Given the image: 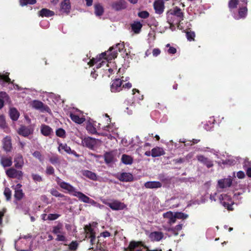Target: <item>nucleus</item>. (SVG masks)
I'll use <instances>...</instances> for the list:
<instances>
[{
  "label": "nucleus",
  "instance_id": "obj_36",
  "mask_svg": "<svg viewBox=\"0 0 251 251\" xmlns=\"http://www.w3.org/2000/svg\"><path fill=\"white\" fill-rule=\"evenodd\" d=\"M122 161L125 164L130 165L132 163L133 158L129 155L123 154L122 157Z\"/></svg>",
  "mask_w": 251,
  "mask_h": 251
},
{
  "label": "nucleus",
  "instance_id": "obj_18",
  "mask_svg": "<svg viewBox=\"0 0 251 251\" xmlns=\"http://www.w3.org/2000/svg\"><path fill=\"white\" fill-rule=\"evenodd\" d=\"M163 217L168 220V223L170 225L174 224L176 221L175 213L172 211H168L163 214Z\"/></svg>",
  "mask_w": 251,
  "mask_h": 251
},
{
  "label": "nucleus",
  "instance_id": "obj_23",
  "mask_svg": "<svg viewBox=\"0 0 251 251\" xmlns=\"http://www.w3.org/2000/svg\"><path fill=\"white\" fill-rule=\"evenodd\" d=\"M232 180L230 177L226 178L220 179L218 181V185L221 188L229 187L232 184Z\"/></svg>",
  "mask_w": 251,
  "mask_h": 251
},
{
  "label": "nucleus",
  "instance_id": "obj_24",
  "mask_svg": "<svg viewBox=\"0 0 251 251\" xmlns=\"http://www.w3.org/2000/svg\"><path fill=\"white\" fill-rule=\"evenodd\" d=\"M165 154L162 148L156 147L151 150V156L153 157H159Z\"/></svg>",
  "mask_w": 251,
  "mask_h": 251
},
{
  "label": "nucleus",
  "instance_id": "obj_44",
  "mask_svg": "<svg viewBox=\"0 0 251 251\" xmlns=\"http://www.w3.org/2000/svg\"><path fill=\"white\" fill-rule=\"evenodd\" d=\"M24 194L22 190L15 191L14 197L16 199L20 200L22 199Z\"/></svg>",
  "mask_w": 251,
  "mask_h": 251
},
{
  "label": "nucleus",
  "instance_id": "obj_13",
  "mask_svg": "<svg viewBox=\"0 0 251 251\" xmlns=\"http://www.w3.org/2000/svg\"><path fill=\"white\" fill-rule=\"evenodd\" d=\"M111 7L115 10H121L126 7V3L124 0H118L113 2L111 4Z\"/></svg>",
  "mask_w": 251,
  "mask_h": 251
},
{
  "label": "nucleus",
  "instance_id": "obj_37",
  "mask_svg": "<svg viewBox=\"0 0 251 251\" xmlns=\"http://www.w3.org/2000/svg\"><path fill=\"white\" fill-rule=\"evenodd\" d=\"M53 232L56 235L64 233V232L63 231V225L61 224H59L55 226L53 229Z\"/></svg>",
  "mask_w": 251,
  "mask_h": 251
},
{
  "label": "nucleus",
  "instance_id": "obj_35",
  "mask_svg": "<svg viewBox=\"0 0 251 251\" xmlns=\"http://www.w3.org/2000/svg\"><path fill=\"white\" fill-rule=\"evenodd\" d=\"M142 26V25L139 22H134L131 25V28L132 30L136 33H138L140 31Z\"/></svg>",
  "mask_w": 251,
  "mask_h": 251
},
{
  "label": "nucleus",
  "instance_id": "obj_29",
  "mask_svg": "<svg viewBox=\"0 0 251 251\" xmlns=\"http://www.w3.org/2000/svg\"><path fill=\"white\" fill-rule=\"evenodd\" d=\"M145 186L149 189L159 188L162 186V184L159 181H148L145 183Z\"/></svg>",
  "mask_w": 251,
  "mask_h": 251
},
{
  "label": "nucleus",
  "instance_id": "obj_3",
  "mask_svg": "<svg viewBox=\"0 0 251 251\" xmlns=\"http://www.w3.org/2000/svg\"><path fill=\"white\" fill-rule=\"evenodd\" d=\"M183 15L180 8L176 7L167 13V20L171 27L173 24H178L183 20Z\"/></svg>",
  "mask_w": 251,
  "mask_h": 251
},
{
  "label": "nucleus",
  "instance_id": "obj_49",
  "mask_svg": "<svg viewBox=\"0 0 251 251\" xmlns=\"http://www.w3.org/2000/svg\"><path fill=\"white\" fill-rule=\"evenodd\" d=\"M58 214H49L48 215V219L49 220H55L60 217Z\"/></svg>",
  "mask_w": 251,
  "mask_h": 251
},
{
  "label": "nucleus",
  "instance_id": "obj_22",
  "mask_svg": "<svg viewBox=\"0 0 251 251\" xmlns=\"http://www.w3.org/2000/svg\"><path fill=\"white\" fill-rule=\"evenodd\" d=\"M163 237V233L160 231L152 232L149 235V238L153 241H159L161 240Z\"/></svg>",
  "mask_w": 251,
  "mask_h": 251
},
{
  "label": "nucleus",
  "instance_id": "obj_38",
  "mask_svg": "<svg viewBox=\"0 0 251 251\" xmlns=\"http://www.w3.org/2000/svg\"><path fill=\"white\" fill-rule=\"evenodd\" d=\"M83 175L91 179L94 180L97 179V176L96 174L92 172L91 171L88 170L85 171L83 172Z\"/></svg>",
  "mask_w": 251,
  "mask_h": 251
},
{
  "label": "nucleus",
  "instance_id": "obj_14",
  "mask_svg": "<svg viewBox=\"0 0 251 251\" xmlns=\"http://www.w3.org/2000/svg\"><path fill=\"white\" fill-rule=\"evenodd\" d=\"M153 7L156 14H162L165 8L164 1L162 0H155L153 3Z\"/></svg>",
  "mask_w": 251,
  "mask_h": 251
},
{
  "label": "nucleus",
  "instance_id": "obj_31",
  "mask_svg": "<svg viewBox=\"0 0 251 251\" xmlns=\"http://www.w3.org/2000/svg\"><path fill=\"white\" fill-rule=\"evenodd\" d=\"M197 159L200 162L203 163L208 168H210L213 166L212 161L202 155H198L197 156Z\"/></svg>",
  "mask_w": 251,
  "mask_h": 251
},
{
  "label": "nucleus",
  "instance_id": "obj_61",
  "mask_svg": "<svg viewBox=\"0 0 251 251\" xmlns=\"http://www.w3.org/2000/svg\"><path fill=\"white\" fill-rule=\"evenodd\" d=\"M54 169L51 166H47L46 169V173L48 175H52L54 173Z\"/></svg>",
  "mask_w": 251,
  "mask_h": 251
},
{
  "label": "nucleus",
  "instance_id": "obj_54",
  "mask_svg": "<svg viewBox=\"0 0 251 251\" xmlns=\"http://www.w3.org/2000/svg\"><path fill=\"white\" fill-rule=\"evenodd\" d=\"M0 79L5 81L6 82L12 83L8 75H0Z\"/></svg>",
  "mask_w": 251,
  "mask_h": 251
},
{
  "label": "nucleus",
  "instance_id": "obj_34",
  "mask_svg": "<svg viewBox=\"0 0 251 251\" xmlns=\"http://www.w3.org/2000/svg\"><path fill=\"white\" fill-rule=\"evenodd\" d=\"M95 13L96 16H101L103 13V8L100 3L96 4L94 6Z\"/></svg>",
  "mask_w": 251,
  "mask_h": 251
},
{
  "label": "nucleus",
  "instance_id": "obj_58",
  "mask_svg": "<svg viewBox=\"0 0 251 251\" xmlns=\"http://www.w3.org/2000/svg\"><path fill=\"white\" fill-rule=\"evenodd\" d=\"M134 109V106L133 104H132L126 108V110L125 111V112H126L128 115H131L132 114V112Z\"/></svg>",
  "mask_w": 251,
  "mask_h": 251
},
{
  "label": "nucleus",
  "instance_id": "obj_20",
  "mask_svg": "<svg viewBox=\"0 0 251 251\" xmlns=\"http://www.w3.org/2000/svg\"><path fill=\"white\" fill-rule=\"evenodd\" d=\"M117 178L121 181H130L133 180V176L129 173H122L118 175Z\"/></svg>",
  "mask_w": 251,
  "mask_h": 251
},
{
  "label": "nucleus",
  "instance_id": "obj_2",
  "mask_svg": "<svg viewBox=\"0 0 251 251\" xmlns=\"http://www.w3.org/2000/svg\"><path fill=\"white\" fill-rule=\"evenodd\" d=\"M56 181L61 188L66 190L70 195L77 197L79 201L87 203L89 198L82 193L77 191L76 189L70 184L63 181L58 177L56 178Z\"/></svg>",
  "mask_w": 251,
  "mask_h": 251
},
{
  "label": "nucleus",
  "instance_id": "obj_48",
  "mask_svg": "<svg viewBox=\"0 0 251 251\" xmlns=\"http://www.w3.org/2000/svg\"><path fill=\"white\" fill-rule=\"evenodd\" d=\"M56 134L58 137H63L65 136V131L62 128H58L56 131Z\"/></svg>",
  "mask_w": 251,
  "mask_h": 251
},
{
  "label": "nucleus",
  "instance_id": "obj_43",
  "mask_svg": "<svg viewBox=\"0 0 251 251\" xmlns=\"http://www.w3.org/2000/svg\"><path fill=\"white\" fill-rule=\"evenodd\" d=\"M176 217L179 219H185L188 217V215L182 212H175Z\"/></svg>",
  "mask_w": 251,
  "mask_h": 251
},
{
  "label": "nucleus",
  "instance_id": "obj_32",
  "mask_svg": "<svg viewBox=\"0 0 251 251\" xmlns=\"http://www.w3.org/2000/svg\"><path fill=\"white\" fill-rule=\"evenodd\" d=\"M54 14V12L46 8H43L39 12V16L41 17H49L53 16Z\"/></svg>",
  "mask_w": 251,
  "mask_h": 251
},
{
  "label": "nucleus",
  "instance_id": "obj_59",
  "mask_svg": "<svg viewBox=\"0 0 251 251\" xmlns=\"http://www.w3.org/2000/svg\"><path fill=\"white\" fill-rule=\"evenodd\" d=\"M32 177L33 180L37 182H40L42 180L41 176L38 175L32 174Z\"/></svg>",
  "mask_w": 251,
  "mask_h": 251
},
{
  "label": "nucleus",
  "instance_id": "obj_6",
  "mask_svg": "<svg viewBox=\"0 0 251 251\" xmlns=\"http://www.w3.org/2000/svg\"><path fill=\"white\" fill-rule=\"evenodd\" d=\"M221 204L228 210H233L232 205L234 204L230 196L226 194H223L219 197Z\"/></svg>",
  "mask_w": 251,
  "mask_h": 251
},
{
  "label": "nucleus",
  "instance_id": "obj_55",
  "mask_svg": "<svg viewBox=\"0 0 251 251\" xmlns=\"http://www.w3.org/2000/svg\"><path fill=\"white\" fill-rule=\"evenodd\" d=\"M139 17L142 18H147L149 17V14L147 11H144L138 13Z\"/></svg>",
  "mask_w": 251,
  "mask_h": 251
},
{
  "label": "nucleus",
  "instance_id": "obj_5",
  "mask_svg": "<svg viewBox=\"0 0 251 251\" xmlns=\"http://www.w3.org/2000/svg\"><path fill=\"white\" fill-rule=\"evenodd\" d=\"M70 117L73 122L78 124L83 123L85 120L82 112L78 109H74L70 112Z\"/></svg>",
  "mask_w": 251,
  "mask_h": 251
},
{
  "label": "nucleus",
  "instance_id": "obj_52",
  "mask_svg": "<svg viewBox=\"0 0 251 251\" xmlns=\"http://www.w3.org/2000/svg\"><path fill=\"white\" fill-rule=\"evenodd\" d=\"M8 99V96L5 92H0V100L2 101L7 100Z\"/></svg>",
  "mask_w": 251,
  "mask_h": 251
},
{
  "label": "nucleus",
  "instance_id": "obj_28",
  "mask_svg": "<svg viewBox=\"0 0 251 251\" xmlns=\"http://www.w3.org/2000/svg\"><path fill=\"white\" fill-rule=\"evenodd\" d=\"M71 8L69 0H64L61 3V11L63 13H68Z\"/></svg>",
  "mask_w": 251,
  "mask_h": 251
},
{
  "label": "nucleus",
  "instance_id": "obj_40",
  "mask_svg": "<svg viewBox=\"0 0 251 251\" xmlns=\"http://www.w3.org/2000/svg\"><path fill=\"white\" fill-rule=\"evenodd\" d=\"M104 159L106 163H110L113 160V155L111 152H106L104 154Z\"/></svg>",
  "mask_w": 251,
  "mask_h": 251
},
{
  "label": "nucleus",
  "instance_id": "obj_56",
  "mask_svg": "<svg viewBox=\"0 0 251 251\" xmlns=\"http://www.w3.org/2000/svg\"><path fill=\"white\" fill-rule=\"evenodd\" d=\"M32 155L34 157L38 159L40 161H42L43 160L42 155L39 151H35L33 153Z\"/></svg>",
  "mask_w": 251,
  "mask_h": 251
},
{
  "label": "nucleus",
  "instance_id": "obj_10",
  "mask_svg": "<svg viewBox=\"0 0 251 251\" xmlns=\"http://www.w3.org/2000/svg\"><path fill=\"white\" fill-rule=\"evenodd\" d=\"M105 203L114 210H122L126 207L124 203L118 201H113L111 202H105Z\"/></svg>",
  "mask_w": 251,
  "mask_h": 251
},
{
  "label": "nucleus",
  "instance_id": "obj_39",
  "mask_svg": "<svg viewBox=\"0 0 251 251\" xmlns=\"http://www.w3.org/2000/svg\"><path fill=\"white\" fill-rule=\"evenodd\" d=\"M86 129L90 133L92 134H96L97 133L96 128L90 122L87 123L86 125Z\"/></svg>",
  "mask_w": 251,
  "mask_h": 251
},
{
  "label": "nucleus",
  "instance_id": "obj_27",
  "mask_svg": "<svg viewBox=\"0 0 251 251\" xmlns=\"http://www.w3.org/2000/svg\"><path fill=\"white\" fill-rule=\"evenodd\" d=\"M32 130L27 127L22 126L18 130V133L20 135H21L24 137H27L30 134H32Z\"/></svg>",
  "mask_w": 251,
  "mask_h": 251
},
{
  "label": "nucleus",
  "instance_id": "obj_12",
  "mask_svg": "<svg viewBox=\"0 0 251 251\" xmlns=\"http://www.w3.org/2000/svg\"><path fill=\"white\" fill-rule=\"evenodd\" d=\"M145 247L140 242L132 241L130 243L127 250L129 251H143Z\"/></svg>",
  "mask_w": 251,
  "mask_h": 251
},
{
  "label": "nucleus",
  "instance_id": "obj_63",
  "mask_svg": "<svg viewBox=\"0 0 251 251\" xmlns=\"http://www.w3.org/2000/svg\"><path fill=\"white\" fill-rule=\"evenodd\" d=\"M160 50L158 49H154L152 50V54L154 56H157L160 53Z\"/></svg>",
  "mask_w": 251,
  "mask_h": 251
},
{
  "label": "nucleus",
  "instance_id": "obj_11",
  "mask_svg": "<svg viewBox=\"0 0 251 251\" xmlns=\"http://www.w3.org/2000/svg\"><path fill=\"white\" fill-rule=\"evenodd\" d=\"M2 148L6 152H10L12 149L11 137L6 136L2 140Z\"/></svg>",
  "mask_w": 251,
  "mask_h": 251
},
{
  "label": "nucleus",
  "instance_id": "obj_45",
  "mask_svg": "<svg viewBox=\"0 0 251 251\" xmlns=\"http://www.w3.org/2000/svg\"><path fill=\"white\" fill-rule=\"evenodd\" d=\"M50 193L52 195L56 197L62 198L65 197L63 194L59 193L57 190L53 189L50 190Z\"/></svg>",
  "mask_w": 251,
  "mask_h": 251
},
{
  "label": "nucleus",
  "instance_id": "obj_8",
  "mask_svg": "<svg viewBox=\"0 0 251 251\" xmlns=\"http://www.w3.org/2000/svg\"><path fill=\"white\" fill-rule=\"evenodd\" d=\"M128 77L124 79V77H122V79H116L114 80L111 85V91L112 92H119L122 90V84L123 81H127Z\"/></svg>",
  "mask_w": 251,
  "mask_h": 251
},
{
  "label": "nucleus",
  "instance_id": "obj_42",
  "mask_svg": "<svg viewBox=\"0 0 251 251\" xmlns=\"http://www.w3.org/2000/svg\"><path fill=\"white\" fill-rule=\"evenodd\" d=\"M182 228V224H178L176 225L174 228L171 229V231L173 232L175 235L178 234V231L181 230Z\"/></svg>",
  "mask_w": 251,
  "mask_h": 251
},
{
  "label": "nucleus",
  "instance_id": "obj_60",
  "mask_svg": "<svg viewBox=\"0 0 251 251\" xmlns=\"http://www.w3.org/2000/svg\"><path fill=\"white\" fill-rule=\"evenodd\" d=\"M77 247V243L76 242H72L69 245V249L74 251L76 249Z\"/></svg>",
  "mask_w": 251,
  "mask_h": 251
},
{
  "label": "nucleus",
  "instance_id": "obj_53",
  "mask_svg": "<svg viewBox=\"0 0 251 251\" xmlns=\"http://www.w3.org/2000/svg\"><path fill=\"white\" fill-rule=\"evenodd\" d=\"M65 233L64 232L62 234L57 235L56 240L58 241H65L66 240V237L65 236Z\"/></svg>",
  "mask_w": 251,
  "mask_h": 251
},
{
  "label": "nucleus",
  "instance_id": "obj_30",
  "mask_svg": "<svg viewBox=\"0 0 251 251\" xmlns=\"http://www.w3.org/2000/svg\"><path fill=\"white\" fill-rule=\"evenodd\" d=\"M247 13V5H241L240 7L238 15L235 16L234 18L236 19H239L240 18H245Z\"/></svg>",
  "mask_w": 251,
  "mask_h": 251
},
{
  "label": "nucleus",
  "instance_id": "obj_33",
  "mask_svg": "<svg viewBox=\"0 0 251 251\" xmlns=\"http://www.w3.org/2000/svg\"><path fill=\"white\" fill-rule=\"evenodd\" d=\"M9 114L10 118L13 121H17L19 117V113L15 108H11L10 109Z\"/></svg>",
  "mask_w": 251,
  "mask_h": 251
},
{
  "label": "nucleus",
  "instance_id": "obj_4",
  "mask_svg": "<svg viewBox=\"0 0 251 251\" xmlns=\"http://www.w3.org/2000/svg\"><path fill=\"white\" fill-rule=\"evenodd\" d=\"M99 135L107 136L110 140L115 139L118 136V128L114 123H110L102 128L101 131L98 133Z\"/></svg>",
  "mask_w": 251,
  "mask_h": 251
},
{
  "label": "nucleus",
  "instance_id": "obj_62",
  "mask_svg": "<svg viewBox=\"0 0 251 251\" xmlns=\"http://www.w3.org/2000/svg\"><path fill=\"white\" fill-rule=\"evenodd\" d=\"M245 176V173L243 171H240L237 173V176L240 179L244 178Z\"/></svg>",
  "mask_w": 251,
  "mask_h": 251
},
{
  "label": "nucleus",
  "instance_id": "obj_46",
  "mask_svg": "<svg viewBox=\"0 0 251 251\" xmlns=\"http://www.w3.org/2000/svg\"><path fill=\"white\" fill-rule=\"evenodd\" d=\"M4 195H5L7 201L10 199L11 196V192L9 188H6L5 189L4 191Z\"/></svg>",
  "mask_w": 251,
  "mask_h": 251
},
{
  "label": "nucleus",
  "instance_id": "obj_15",
  "mask_svg": "<svg viewBox=\"0 0 251 251\" xmlns=\"http://www.w3.org/2000/svg\"><path fill=\"white\" fill-rule=\"evenodd\" d=\"M247 0H230L228 3L229 8L231 9L235 8L238 5L240 7L241 5H247Z\"/></svg>",
  "mask_w": 251,
  "mask_h": 251
},
{
  "label": "nucleus",
  "instance_id": "obj_51",
  "mask_svg": "<svg viewBox=\"0 0 251 251\" xmlns=\"http://www.w3.org/2000/svg\"><path fill=\"white\" fill-rule=\"evenodd\" d=\"M187 38L189 41L194 40L195 34L194 32L189 31L186 33Z\"/></svg>",
  "mask_w": 251,
  "mask_h": 251
},
{
  "label": "nucleus",
  "instance_id": "obj_26",
  "mask_svg": "<svg viewBox=\"0 0 251 251\" xmlns=\"http://www.w3.org/2000/svg\"><path fill=\"white\" fill-rule=\"evenodd\" d=\"M41 132L43 135L49 136L53 132V131L50 127L43 124L41 126Z\"/></svg>",
  "mask_w": 251,
  "mask_h": 251
},
{
  "label": "nucleus",
  "instance_id": "obj_50",
  "mask_svg": "<svg viewBox=\"0 0 251 251\" xmlns=\"http://www.w3.org/2000/svg\"><path fill=\"white\" fill-rule=\"evenodd\" d=\"M0 127L3 128L6 127L5 119L3 115H0Z\"/></svg>",
  "mask_w": 251,
  "mask_h": 251
},
{
  "label": "nucleus",
  "instance_id": "obj_25",
  "mask_svg": "<svg viewBox=\"0 0 251 251\" xmlns=\"http://www.w3.org/2000/svg\"><path fill=\"white\" fill-rule=\"evenodd\" d=\"M85 230L86 232L87 236H89V237L91 238V242H92L96 237L94 228H93L91 225H90L89 226H86L85 227Z\"/></svg>",
  "mask_w": 251,
  "mask_h": 251
},
{
  "label": "nucleus",
  "instance_id": "obj_41",
  "mask_svg": "<svg viewBox=\"0 0 251 251\" xmlns=\"http://www.w3.org/2000/svg\"><path fill=\"white\" fill-rule=\"evenodd\" d=\"M36 2V0H20V5L22 6L27 5V4H33Z\"/></svg>",
  "mask_w": 251,
  "mask_h": 251
},
{
  "label": "nucleus",
  "instance_id": "obj_16",
  "mask_svg": "<svg viewBox=\"0 0 251 251\" xmlns=\"http://www.w3.org/2000/svg\"><path fill=\"white\" fill-rule=\"evenodd\" d=\"M81 144L83 146L92 149L96 144V140L95 139L89 137H85L82 140Z\"/></svg>",
  "mask_w": 251,
  "mask_h": 251
},
{
  "label": "nucleus",
  "instance_id": "obj_57",
  "mask_svg": "<svg viewBox=\"0 0 251 251\" xmlns=\"http://www.w3.org/2000/svg\"><path fill=\"white\" fill-rule=\"evenodd\" d=\"M166 47H169V49L168 50V52L170 54H175L176 51V48L173 47H171L170 44H167L166 45Z\"/></svg>",
  "mask_w": 251,
  "mask_h": 251
},
{
  "label": "nucleus",
  "instance_id": "obj_21",
  "mask_svg": "<svg viewBox=\"0 0 251 251\" xmlns=\"http://www.w3.org/2000/svg\"><path fill=\"white\" fill-rule=\"evenodd\" d=\"M58 149L59 151L61 153L65 152L68 154H74L75 155L77 156V155L75 154V152L74 151H72L70 147L68 146L66 144H60Z\"/></svg>",
  "mask_w": 251,
  "mask_h": 251
},
{
  "label": "nucleus",
  "instance_id": "obj_9",
  "mask_svg": "<svg viewBox=\"0 0 251 251\" xmlns=\"http://www.w3.org/2000/svg\"><path fill=\"white\" fill-rule=\"evenodd\" d=\"M6 174L9 177L15 178L18 179H21L23 175V173L21 171L17 170L12 168L8 169L6 172Z\"/></svg>",
  "mask_w": 251,
  "mask_h": 251
},
{
  "label": "nucleus",
  "instance_id": "obj_7",
  "mask_svg": "<svg viewBox=\"0 0 251 251\" xmlns=\"http://www.w3.org/2000/svg\"><path fill=\"white\" fill-rule=\"evenodd\" d=\"M30 104L32 108L39 110L42 112L47 111L50 112V111L48 106L45 105L43 102L39 100H33L30 102Z\"/></svg>",
  "mask_w": 251,
  "mask_h": 251
},
{
  "label": "nucleus",
  "instance_id": "obj_64",
  "mask_svg": "<svg viewBox=\"0 0 251 251\" xmlns=\"http://www.w3.org/2000/svg\"><path fill=\"white\" fill-rule=\"evenodd\" d=\"M88 203H90L95 206H98L99 205V203H98L96 201H95L93 200L89 199L88 201L87 202Z\"/></svg>",
  "mask_w": 251,
  "mask_h": 251
},
{
  "label": "nucleus",
  "instance_id": "obj_17",
  "mask_svg": "<svg viewBox=\"0 0 251 251\" xmlns=\"http://www.w3.org/2000/svg\"><path fill=\"white\" fill-rule=\"evenodd\" d=\"M14 166L17 169H22L24 165V160L23 156L20 154H17L14 159Z\"/></svg>",
  "mask_w": 251,
  "mask_h": 251
},
{
  "label": "nucleus",
  "instance_id": "obj_19",
  "mask_svg": "<svg viewBox=\"0 0 251 251\" xmlns=\"http://www.w3.org/2000/svg\"><path fill=\"white\" fill-rule=\"evenodd\" d=\"M0 164L3 167H10L12 164V157L8 156H2L0 157Z\"/></svg>",
  "mask_w": 251,
  "mask_h": 251
},
{
  "label": "nucleus",
  "instance_id": "obj_47",
  "mask_svg": "<svg viewBox=\"0 0 251 251\" xmlns=\"http://www.w3.org/2000/svg\"><path fill=\"white\" fill-rule=\"evenodd\" d=\"M238 160V159L237 158L232 157L231 158L228 159V160H226V162H224V163H226L229 165H233Z\"/></svg>",
  "mask_w": 251,
  "mask_h": 251
},
{
  "label": "nucleus",
  "instance_id": "obj_1",
  "mask_svg": "<svg viewBox=\"0 0 251 251\" xmlns=\"http://www.w3.org/2000/svg\"><path fill=\"white\" fill-rule=\"evenodd\" d=\"M124 46L122 44H117L115 47H112L109 49V50L106 52H103L101 53L99 57H97L96 58H93L92 59L88 64L90 66H93L94 64H96L97 68L98 69L103 64H105L106 61L100 60L102 58H104L105 60H110L114 59L117 57L118 54V51H120V50L122 49Z\"/></svg>",
  "mask_w": 251,
  "mask_h": 251
}]
</instances>
